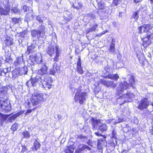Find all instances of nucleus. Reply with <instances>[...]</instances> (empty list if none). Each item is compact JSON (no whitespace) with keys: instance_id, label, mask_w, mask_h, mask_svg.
I'll return each mask as SVG.
<instances>
[{"instance_id":"31","label":"nucleus","mask_w":153,"mask_h":153,"mask_svg":"<svg viewBox=\"0 0 153 153\" xmlns=\"http://www.w3.org/2000/svg\"><path fill=\"white\" fill-rule=\"evenodd\" d=\"M109 51L111 52H115V44L113 43H111L110 45Z\"/></svg>"},{"instance_id":"49","label":"nucleus","mask_w":153,"mask_h":153,"mask_svg":"<svg viewBox=\"0 0 153 153\" xmlns=\"http://www.w3.org/2000/svg\"><path fill=\"white\" fill-rule=\"evenodd\" d=\"M152 128L150 130V133L152 135H153V123L152 124Z\"/></svg>"},{"instance_id":"61","label":"nucleus","mask_w":153,"mask_h":153,"mask_svg":"<svg viewBox=\"0 0 153 153\" xmlns=\"http://www.w3.org/2000/svg\"><path fill=\"white\" fill-rule=\"evenodd\" d=\"M151 105L153 107V102H152V103L151 104Z\"/></svg>"},{"instance_id":"55","label":"nucleus","mask_w":153,"mask_h":153,"mask_svg":"<svg viewBox=\"0 0 153 153\" xmlns=\"http://www.w3.org/2000/svg\"><path fill=\"white\" fill-rule=\"evenodd\" d=\"M84 137H85L84 136H83L82 135H80L79 136V138L80 139H82V138H84Z\"/></svg>"},{"instance_id":"64","label":"nucleus","mask_w":153,"mask_h":153,"mask_svg":"<svg viewBox=\"0 0 153 153\" xmlns=\"http://www.w3.org/2000/svg\"><path fill=\"white\" fill-rule=\"evenodd\" d=\"M28 1H32V0H28Z\"/></svg>"},{"instance_id":"27","label":"nucleus","mask_w":153,"mask_h":153,"mask_svg":"<svg viewBox=\"0 0 153 153\" xmlns=\"http://www.w3.org/2000/svg\"><path fill=\"white\" fill-rule=\"evenodd\" d=\"M99 129L101 132L106 131L107 129V126L105 124H103L99 127Z\"/></svg>"},{"instance_id":"37","label":"nucleus","mask_w":153,"mask_h":153,"mask_svg":"<svg viewBox=\"0 0 153 153\" xmlns=\"http://www.w3.org/2000/svg\"><path fill=\"white\" fill-rule=\"evenodd\" d=\"M17 117L16 115L14 114L10 117L8 120L10 122H12L13 121L15 120Z\"/></svg>"},{"instance_id":"32","label":"nucleus","mask_w":153,"mask_h":153,"mask_svg":"<svg viewBox=\"0 0 153 153\" xmlns=\"http://www.w3.org/2000/svg\"><path fill=\"white\" fill-rule=\"evenodd\" d=\"M12 114V113L9 115H6L4 114L0 113V118L1 120L4 121L8 117Z\"/></svg>"},{"instance_id":"8","label":"nucleus","mask_w":153,"mask_h":153,"mask_svg":"<svg viewBox=\"0 0 153 153\" xmlns=\"http://www.w3.org/2000/svg\"><path fill=\"white\" fill-rule=\"evenodd\" d=\"M152 34V33H151L149 34H147L146 36H143L141 38L143 41L142 45L144 48H146L151 44V42L150 40V38Z\"/></svg>"},{"instance_id":"51","label":"nucleus","mask_w":153,"mask_h":153,"mask_svg":"<svg viewBox=\"0 0 153 153\" xmlns=\"http://www.w3.org/2000/svg\"><path fill=\"white\" fill-rule=\"evenodd\" d=\"M29 9V7H28L26 5H25L23 7V10H28Z\"/></svg>"},{"instance_id":"45","label":"nucleus","mask_w":153,"mask_h":153,"mask_svg":"<svg viewBox=\"0 0 153 153\" xmlns=\"http://www.w3.org/2000/svg\"><path fill=\"white\" fill-rule=\"evenodd\" d=\"M25 84L28 87L32 86V85L31 82H30V80H28L26 82Z\"/></svg>"},{"instance_id":"39","label":"nucleus","mask_w":153,"mask_h":153,"mask_svg":"<svg viewBox=\"0 0 153 153\" xmlns=\"http://www.w3.org/2000/svg\"><path fill=\"white\" fill-rule=\"evenodd\" d=\"M22 149L21 152V153H24L27 150V147L25 145H22Z\"/></svg>"},{"instance_id":"34","label":"nucleus","mask_w":153,"mask_h":153,"mask_svg":"<svg viewBox=\"0 0 153 153\" xmlns=\"http://www.w3.org/2000/svg\"><path fill=\"white\" fill-rule=\"evenodd\" d=\"M18 128V124L17 123H15L12 126L11 129L13 131L16 130Z\"/></svg>"},{"instance_id":"29","label":"nucleus","mask_w":153,"mask_h":153,"mask_svg":"<svg viewBox=\"0 0 153 153\" xmlns=\"http://www.w3.org/2000/svg\"><path fill=\"white\" fill-rule=\"evenodd\" d=\"M29 80L33 87L34 86L35 83L39 82V79L36 77L31 78Z\"/></svg>"},{"instance_id":"62","label":"nucleus","mask_w":153,"mask_h":153,"mask_svg":"<svg viewBox=\"0 0 153 153\" xmlns=\"http://www.w3.org/2000/svg\"><path fill=\"white\" fill-rule=\"evenodd\" d=\"M27 71H26L25 73V74H27Z\"/></svg>"},{"instance_id":"19","label":"nucleus","mask_w":153,"mask_h":153,"mask_svg":"<svg viewBox=\"0 0 153 153\" xmlns=\"http://www.w3.org/2000/svg\"><path fill=\"white\" fill-rule=\"evenodd\" d=\"M105 78H108L109 79H111L114 80L115 81L117 80L119 78V77L117 74H108L107 76H105Z\"/></svg>"},{"instance_id":"28","label":"nucleus","mask_w":153,"mask_h":153,"mask_svg":"<svg viewBox=\"0 0 153 153\" xmlns=\"http://www.w3.org/2000/svg\"><path fill=\"white\" fill-rule=\"evenodd\" d=\"M23 136V138H29L30 137V133L27 131H25L22 133Z\"/></svg>"},{"instance_id":"41","label":"nucleus","mask_w":153,"mask_h":153,"mask_svg":"<svg viewBox=\"0 0 153 153\" xmlns=\"http://www.w3.org/2000/svg\"><path fill=\"white\" fill-rule=\"evenodd\" d=\"M98 25L97 24H94L92 27L90 28V30H91L92 31H95L96 29L98 27Z\"/></svg>"},{"instance_id":"4","label":"nucleus","mask_w":153,"mask_h":153,"mask_svg":"<svg viewBox=\"0 0 153 153\" xmlns=\"http://www.w3.org/2000/svg\"><path fill=\"white\" fill-rule=\"evenodd\" d=\"M53 79L48 75H45L44 77V79L41 81L42 87L45 88L49 89L52 88L53 85H52Z\"/></svg>"},{"instance_id":"44","label":"nucleus","mask_w":153,"mask_h":153,"mask_svg":"<svg viewBox=\"0 0 153 153\" xmlns=\"http://www.w3.org/2000/svg\"><path fill=\"white\" fill-rule=\"evenodd\" d=\"M125 94L126 95L127 97L129 98H130L131 97L134 95L133 93H130L129 92H127Z\"/></svg>"},{"instance_id":"33","label":"nucleus","mask_w":153,"mask_h":153,"mask_svg":"<svg viewBox=\"0 0 153 153\" xmlns=\"http://www.w3.org/2000/svg\"><path fill=\"white\" fill-rule=\"evenodd\" d=\"M139 10H137V11L134 12L132 15V18L134 19L135 21H137L139 17Z\"/></svg>"},{"instance_id":"14","label":"nucleus","mask_w":153,"mask_h":153,"mask_svg":"<svg viewBox=\"0 0 153 153\" xmlns=\"http://www.w3.org/2000/svg\"><path fill=\"white\" fill-rule=\"evenodd\" d=\"M35 47V45L31 43L30 45L27 46L25 53L27 55H28L30 53H33L34 52V49Z\"/></svg>"},{"instance_id":"25","label":"nucleus","mask_w":153,"mask_h":153,"mask_svg":"<svg viewBox=\"0 0 153 153\" xmlns=\"http://www.w3.org/2000/svg\"><path fill=\"white\" fill-rule=\"evenodd\" d=\"M72 6L74 9L79 10L82 9L83 6L82 4L80 2H78L77 4H73Z\"/></svg>"},{"instance_id":"60","label":"nucleus","mask_w":153,"mask_h":153,"mask_svg":"<svg viewBox=\"0 0 153 153\" xmlns=\"http://www.w3.org/2000/svg\"><path fill=\"white\" fill-rule=\"evenodd\" d=\"M92 18H93V19H94L95 18V16L93 15H92Z\"/></svg>"},{"instance_id":"5","label":"nucleus","mask_w":153,"mask_h":153,"mask_svg":"<svg viewBox=\"0 0 153 153\" xmlns=\"http://www.w3.org/2000/svg\"><path fill=\"white\" fill-rule=\"evenodd\" d=\"M77 92L75 94L74 99L76 102H79L80 104H83L86 100V97L87 96V93L85 92H80L81 90Z\"/></svg>"},{"instance_id":"43","label":"nucleus","mask_w":153,"mask_h":153,"mask_svg":"<svg viewBox=\"0 0 153 153\" xmlns=\"http://www.w3.org/2000/svg\"><path fill=\"white\" fill-rule=\"evenodd\" d=\"M116 134L114 131V130H113L112 132V136L111 138H115L116 139H117V137L116 136Z\"/></svg>"},{"instance_id":"42","label":"nucleus","mask_w":153,"mask_h":153,"mask_svg":"<svg viewBox=\"0 0 153 153\" xmlns=\"http://www.w3.org/2000/svg\"><path fill=\"white\" fill-rule=\"evenodd\" d=\"M24 112V111H19L18 112L15 114L16 115V116L17 117L19 116H20L22 115L23 114Z\"/></svg>"},{"instance_id":"36","label":"nucleus","mask_w":153,"mask_h":153,"mask_svg":"<svg viewBox=\"0 0 153 153\" xmlns=\"http://www.w3.org/2000/svg\"><path fill=\"white\" fill-rule=\"evenodd\" d=\"M27 33V31L25 30H23L19 33V36L24 38L25 37V35Z\"/></svg>"},{"instance_id":"40","label":"nucleus","mask_w":153,"mask_h":153,"mask_svg":"<svg viewBox=\"0 0 153 153\" xmlns=\"http://www.w3.org/2000/svg\"><path fill=\"white\" fill-rule=\"evenodd\" d=\"M82 149L83 150H85V149H87L88 150L90 151L91 150V149L90 147L88 146H87L85 145H84L82 146Z\"/></svg>"},{"instance_id":"10","label":"nucleus","mask_w":153,"mask_h":153,"mask_svg":"<svg viewBox=\"0 0 153 153\" xmlns=\"http://www.w3.org/2000/svg\"><path fill=\"white\" fill-rule=\"evenodd\" d=\"M76 68L77 71L79 74H83L84 71L81 65V59L80 56H78V61L76 63Z\"/></svg>"},{"instance_id":"24","label":"nucleus","mask_w":153,"mask_h":153,"mask_svg":"<svg viewBox=\"0 0 153 153\" xmlns=\"http://www.w3.org/2000/svg\"><path fill=\"white\" fill-rule=\"evenodd\" d=\"M22 59L21 57H17L14 62V65L16 67L20 65L22 63Z\"/></svg>"},{"instance_id":"48","label":"nucleus","mask_w":153,"mask_h":153,"mask_svg":"<svg viewBox=\"0 0 153 153\" xmlns=\"http://www.w3.org/2000/svg\"><path fill=\"white\" fill-rule=\"evenodd\" d=\"M37 20L39 22L42 23L43 22L42 20L41 19V18L38 16L37 18Z\"/></svg>"},{"instance_id":"38","label":"nucleus","mask_w":153,"mask_h":153,"mask_svg":"<svg viewBox=\"0 0 153 153\" xmlns=\"http://www.w3.org/2000/svg\"><path fill=\"white\" fill-rule=\"evenodd\" d=\"M119 0H113L112 2V5L114 6H117L119 4Z\"/></svg>"},{"instance_id":"20","label":"nucleus","mask_w":153,"mask_h":153,"mask_svg":"<svg viewBox=\"0 0 153 153\" xmlns=\"http://www.w3.org/2000/svg\"><path fill=\"white\" fill-rule=\"evenodd\" d=\"M57 67H59L57 66V64L54 63L53 65L52 68L50 69L49 71V74L52 75H54L56 72H57L58 70L57 68Z\"/></svg>"},{"instance_id":"21","label":"nucleus","mask_w":153,"mask_h":153,"mask_svg":"<svg viewBox=\"0 0 153 153\" xmlns=\"http://www.w3.org/2000/svg\"><path fill=\"white\" fill-rule=\"evenodd\" d=\"M139 62L142 66H144L146 65V62H148V60L143 56H140L138 58Z\"/></svg>"},{"instance_id":"54","label":"nucleus","mask_w":153,"mask_h":153,"mask_svg":"<svg viewBox=\"0 0 153 153\" xmlns=\"http://www.w3.org/2000/svg\"><path fill=\"white\" fill-rule=\"evenodd\" d=\"M35 60L38 63H40V62H42V59L40 58V61L38 62L36 60V59H39V58H37V57H36L35 56Z\"/></svg>"},{"instance_id":"56","label":"nucleus","mask_w":153,"mask_h":153,"mask_svg":"<svg viewBox=\"0 0 153 153\" xmlns=\"http://www.w3.org/2000/svg\"><path fill=\"white\" fill-rule=\"evenodd\" d=\"M4 72V71L1 70V69H0V76H2V73Z\"/></svg>"},{"instance_id":"6","label":"nucleus","mask_w":153,"mask_h":153,"mask_svg":"<svg viewBox=\"0 0 153 153\" xmlns=\"http://www.w3.org/2000/svg\"><path fill=\"white\" fill-rule=\"evenodd\" d=\"M153 25L151 24H144L138 27V32L140 34L143 33H147V35L149 34V31L152 30Z\"/></svg>"},{"instance_id":"3","label":"nucleus","mask_w":153,"mask_h":153,"mask_svg":"<svg viewBox=\"0 0 153 153\" xmlns=\"http://www.w3.org/2000/svg\"><path fill=\"white\" fill-rule=\"evenodd\" d=\"M135 83V81L134 77L131 76L129 80V83H128L126 81L121 82L118 86L116 89L117 94L118 96L120 95L123 93L125 90L129 88V85L133 87Z\"/></svg>"},{"instance_id":"59","label":"nucleus","mask_w":153,"mask_h":153,"mask_svg":"<svg viewBox=\"0 0 153 153\" xmlns=\"http://www.w3.org/2000/svg\"><path fill=\"white\" fill-rule=\"evenodd\" d=\"M75 53L76 55H78L79 54V52H75Z\"/></svg>"},{"instance_id":"26","label":"nucleus","mask_w":153,"mask_h":153,"mask_svg":"<svg viewBox=\"0 0 153 153\" xmlns=\"http://www.w3.org/2000/svg\"><path fill=\"white\" fill-rule=\"evenodd\" d=\"M11 20L12 22L13 25L18 23L22 21L21 18H17L16 17L12 18Z\"/></svg>"},{"instance_id":"9","label":"nucleus","mask_w":153,"mask_h":153,"mask_svg":"<svg viewBox=\"0 0 153 153\" xmlns=\"http://www.w3.org/2000/svg\"><path fill=\"white\" fill-rule=\"evenodd\" d=\"M100 84H101L107 87L111 86L113 88H115L117 86V84L114 83L113 81H107L103 79H100L99 81Z\"/></svg>"},{"instance_id":"17","label":"nucleus","mask_w":153,"mask_h":153,"mask_svg":"<svg viewBox=\"0 0 153 153\" xmlns=\"http://www.w3.org/2000/svg\"><path fill=\"white\" fill-rule=\"evenodd\" d=\"M38 139H36L33 143V146L32 149L35 151H37L41 146V144L38 141Z\"/></svg>"},{"instance_id":"63","label":"nucleus","mask_w":153,"mask_h":153,"mask_svg":"<svg viewBox=\"0 0 153 153\" xmlns=\"http://www.w3.org/2000/svg\"><path fill=\"white\" fill-rule=\"evenodd\" d=\"M30 104V102H28V105H29Z\"/></svg>"},{"instance_id":"52","label":"nucleus","mask_w":153,"mask_h":153,"mask_svg":"<svg viewBox=\"0 0 153 153\" xmlns=\"http://www.w3.org/2000/svg\"><path fill=\"white\" fill-rule=\"evenodd\" d=\"M142 0H134V3L137 4L138 3L141 2Z\"/></svg>"},{"instance_id":"46","label":"nucleus","mask_w":153,"mask_h":153,"mask_svg":"<svg viewBox=\"0 0 153 153\" xmlns=\"http://www.w3.org/2000/svg\"><path fill=\"white\" fill-rule=\"evenodd\" d=\"M106 32H107V31H106L105 32H103L101 33H99V34H98L96 35L95 36L97 37H100L102 35L105 34Z\"/></svg>"},{"instance_id":"53","label":"nucleus","mask_w":153,"mask_h":153,"mask_svg":"<svg viewBox=\"0 0 153 153\" xmlns=\"http://www.w3.org/2000/svg\"><path fill=\"white\" fill-rule=\"evenodd\" d=\"M32 111V110L31 109H28L27 110V111L26 112V114H27V113H31Z\"/></svg>"},{"instance_id":"57","label":"nucleus","mask_w":153,"mask_h":153,"mask_svg":"<svg viewBox=\"0 0 153 153\" xmlns=\"http://www.w3.org/2000/svg\"><path fill=\"white\" fill-rule=\"evenodd\" d=\"M128 152V151H127L126 150L124 149L123 150V151L122 152H125V153H126Z\"/></svg>"},{"instance_id":"30","label":"nucleus","mask_w":153,"mask_h":153,"mask_svg":"<svg viewBox=\"0 0 153 153\" xmlns=\"http://www.w3.org/2000/svg\"><path fill=\"white\" fill-rule=\"evenodd\" d=\"M91 121L93 126V128H95L98 123V121L97 120H95L94 118L92 117L91 119Z\"/></svg>"},{"instance_id":"23","label":"nucleus","mask_w":153,"mask_h":153,"mask_svg":"<svg viewBox=\"0 0 153 153\" xmlns=\"http://www.w3.org/2000/svg\"><path fill=\"white\" fill-rule=\"evenodd\" d=\"M97 7L98 10H104L105 9L106 6L104 2L101 1L97 3Z\"/></svg>"},{"instance_id":"58","label":"nucleus","mask_w":153,"mask_h":153,"mask_svg":"<svg viewBox=\"0 0 153 153\" xmlns=\"http://www.w3.org/2000/svg\"><path fill=\"white\" fill-rule=\"evenodd\" d=\"M150 1L151 4H153V0H150Z\"/></svg>"},{"instance_id":"2","label":"nucleus","mask_w":153,"mask_h":153,"mask_svg":"<svg viewBox=\"0 0 153 153\" xmlns=\"http://www.w3.org/2000/svg\"><path fill=\"white\" fill-rule=\"evenodd\" d=\"M47 94L43 93H34L32 95L30 98V101L33 106H35L32 110H34L38 108L42 102L45 100L48 97Z\"/></svg>"},{"instance_id":"22","label":"nucleus","mask_w":153,"mask_h":153,"mask_svg":"<svg viewBox=\"0 0 153 153\" xmlns=\"http://www.w3.org/2000/svg\"><path fill=\"white\" fill-rule=\"evenodd\" d=\"M67 15L64 16L63 21L65 22V24H67L68 22H70L72 19V16L71 13H68Z\"/></svg>"},{"instance_id":"50","label":"nucleus","mask_w":153,"mask_h":153,"mask_svg":"<svg viewBox=\"0 0 153 153\" xmlns=\"http://www.w3.org/2000/svg\"><path fill=\"white\" fill-rule=\"evenodd\" d=\"M92 32V30L90 29V28H89L87 29V30L86 31V34H87L89 33L90 32Z\"/></svg>"},{"instance_id":"18","label":"nucleus","mask_w":153,"mask_h":153,"mask_svg":"<svg viewBox=\"0 0 153 153\" xmlns=\"http://www.w3.org/2000/svg\"><path fill=\"white\" fill-rule=\"evenodd\" d=\"M5 46L10 47L13 44V39L10 37L4 40Z\"/></svg>"},{"instance_id":"7","label":"nucleus","mask_w":153,"mask_h":153,"mask_svg":"<svg viewBox=\"0 0 153 153\" xmlns=\"http://www.w3.org/2000/svg\"><path fill=\"white\" fill-rule=\"evenodd\" d=\"M149 105V102L147 98L144 97L141 99L139 102L137 108L139 109L142 110L144 109H147Z\"/></svg>"},{"instance_id":"35","label":"nucleus","mask_w":153,"mask_h":153,"mask_svg":"<svg viewBox=\"0 0 153 153\" xmlns=\"http://www.w3.org/2000/svg\"><path fill=\"white\" fill-rule=\"evenodd\" d=\"M74 151V149L71 146H69L65 150V152L66 153H73Z\"/></svg>"},{"instance_id":"16","label":"nucleus","mask_w":153,"mask_h":153,"mask_svg":"<svg viewBox=\"0 0 153 153\" xmlns=\"http://www.w3.org/2000/svg\"><path fill=\"white\" fill-rule=\"evenodd\" d=\"M31 35L32 37L35 38H37L39 39L42 36L39 33L38 30L36 29H33L31 31Z\"/></svg>"},{"instance_id":"1","label":"nucleus","mask_w":153,"mask_h":153,"mask_svg":"<svg viewBox=\"0 0 153 153\" xmlns=\"http://www.w3.org/2000/svg\"><path fill=\"white\" fill-rule=\"evenodd\" d=\"M8 88L4 86L1 88L0 90V108L5 112H8L11 110V106L7 99L4 98L6 96Z\"/></svg>"},{"instance_id":"11","label":"nucleus","mask_w":153,"mask_h":153,"mask_svg":"<svg viewBox=\"0 0 153 153\" xmlns=\"http://www.w3.org/2000/svg\"><path fill=\"white\" fill-rule=\"evenodd\" d=\"M48 69L47 67L45 64H44L42 65L41 68L38 70V73L41 75H44L47 73Z\"/></svg>"},{"instance_id":"47","label":"nucleus","mask_w":153,"mask_h":153,"mask_svg":"<svg viewBox=\"0 0 153 153\" xmlns=\"http://www.w3.org/2000/svg\"><path fill=\"white\" fill-rule=\"evenodd\" d=\"M94 134L96 135H97V136H101L103 137L104 138H106V137L105 135L100 134L99 132H95L94 133Z\"/></svg>"},{"instance_id":"12","label":"nucleus","mask_w":153,"mask_h":153,"mask_svg":"<svg viewBox=\"0 0 153 153\" xmlns=\"http://www.w3.org/2000/svg\"><path fill=\"white\" fill-rule=\"evenodd\" d=\"M38 31L41 36H42V37H44L45 36L46 31V28L45 26L42 25H39Z\"/></svg>"},{"instance_id":"13","label":"nucleus","mask_w":153,"mask_h":153,"mask_svg":"<svg viewBox=\"0 0 153 153\" xmlns=\"http://www.w3.org/2000/svg\"><path fill=\"white\" fill-rule=\"evenodd\" d=\"M56 55L53 58V61L55 62H58L59 58V57L60 56L59 50L58 45H56L55 46Z\"/></svg>"},{"instance_id":"15","label":"nucleus","mask_w":153,"mask_h":153,"mask_svg":"<svg viewBox=\"0 0 153 153\" xmlns=\"http://www.w3.org/2000/svg\"><path fill=\"white\" fill-rule=\"evenodd\" d=\"M55 48L54 46L53 45L50 46L48 47L47 53L50 56H52L54 54Z\"/></svg>"}]
</instances>
